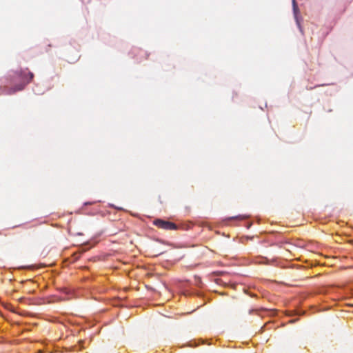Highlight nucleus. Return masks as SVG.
I'll return each mask as SVG.
<instances>
[{"label":"nucleus","mask_w":353,"mask_h":353,"mask_svg":"<svg viewBox=\"0 0 353 353\" xmlns=\"http://www.w3.org/2000/svg\"><path fill=\"white\" fill-rule=\"evenodd\" d=\"M33 77V73L28 71V69L20 72H16L12 81L13 82L20 81L19 83L16 84L13 88H8V86L0 87V95L12 94L17 91L23 90L25 86L32 81Z\"/></svg>","instance_id":"1"},{"label":"nucleus","mask_w":353,"mask_h":353,"mask_svg":"<svg viewBox=\"0 0 353 353\" xmlns=\"http://www.w3.org/2000/svg\"><path fill=\"white\" fill-rule=\"evenodd\" d=\"M153 224L157 228L165 230H175L177 229V225L174 223L162 219H155Z\"/></svg>","instance_id":"2"},{"label":"nucleus","mask_w":353,"mask_h":353,"mask_svg":"<svg viewBox=\"0 0 353 353\" xmlns=\"http://www.w3.org/2000/svg\"><path fill=\"white\" fill-rule=\"evenodd\" d=\"M134 51H135L136 54L141 56V57H144L145 59H147V54L144 50H140V49H136Z\"/></svg>","instance_id":"3"},{"label":"nucleus","mask_w":353,"mask_h":353,"mask_svg":"<svg viewBox=\"0 0 353 353\" xmlns=\"http://www.w3.org/2000/svg\"><path fill=\"white\" fill-rule=\"evenodd\" d=\"M293 9H294V14H295V17H296V21L299 23V21H298V19H297V13L299 12V8H298V7H297V6L296 4L295 0H293Z\"/></svg>","instance_id":"4"},{"label":"nucleus","mask_w":353,"mask_h":353,"mask_svg":"<svg viewBox=\"0 0 353 353\" xmlns=\"http://www.w3.org/2000/svg\"><path fill=\"white\" fill-rule=\"evenodd\" d=\"M237 218H239V219H245V216H237Z\"/></svg>","instance_id":"5"}]
</instances>
